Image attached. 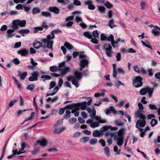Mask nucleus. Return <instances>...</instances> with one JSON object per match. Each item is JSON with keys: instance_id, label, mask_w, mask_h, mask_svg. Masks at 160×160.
I'll list each match as a JSON object with an SVG mask.
<instances>
[{"instance_id": "nucleus-11", "label": "nucleus", "mask_w": 160, "mask_h": 160, "mask_svg": "<svg viewBox=\"0 0 160 160\" xmlns=\"http://www.w3.org/2000/svg\"><path fill=\"white\" fill-rule=\"evenodd\" d=\"M19 22L18 19L13 21L12 25L11 26V27L12 28V30L14 31L18 29L19 26L18 24Z\"/></svg>"}, {"instance_id": "nucleus-47", "label": "nucleus", "mask_w": 160, "mask_h": 160, "mask_svg": "<svg viewBox=\"0 0 160 160\" xmlns=\"http://www.w3.org/2000/svg\"><path fill=\"white\" fill-rule=\"evenodd\" d=\"M40 9L38 8H33L32 10V13L34 14H35L37 13L40 12Z\"/></svg>"}, {"instance_id": "nucleus-15", "label": "nucleus", "mask_w": 160, "mask_h": 160, "mask_svg": "<svg viewBox=\"0 0 160 160\" xmlns=\"http://www.w3.org/2000/svg\"><path fill=\"white\" fill-rule=\"evenodd\" d=\"M103 134V132H101L100 130L99 131L96 130L93 131L92 136L93 137H99L102 135Z\"/></svg>"}, {"instance_id": "nucleus-9", "label": "nucleus", "mask_w": 160, "mask_h": 160, "mask_svg": "<svg viewBox=\"0 0 160 160\" xmlns=\"http://www.w3.org/2000/svg\"><path fill=\"white\" fill-rule=\"evenodd\" d=\"M142 111L141 110H137L135 113L136 117L140 118L141 119H146V117L142 113Z\"/></svg>"}, {"instance_id": "nucleus-3", "label": "nucleus", "mask_w": 160, "mask_h": 160, "mask_svg": "<svg viewBox=\"0 0 160 160\" xmlns=\"http://www.w3.org/2000/svg\"><path fill=\"white\" fill-rule=\"evenodd\" d=\"M142 80V78L140 76H138L135 77L133 79V85L136 88L141 86L143 84Z\"/></svg>"}, {"instance_id": "nucleus-44", "label": "nucleus", "mask_w": 160, "mask_h": 160, "mask_svg": "<svg viewBox=\"0 0 160 160\" xmlns=\"http://www.w3.org/2000/svg\"><path fill=\"white\" fill-rule=\"evenodd\" d=\"M98 142L96 138H93L90 139L89 141V143L91 145H94L96 144Z\"/></svg>"}, {"instance_id": "nucleus-35", "label": "nucleus", "mask_w": 160, "mask_h": 160, "mask_svg": "<svg viewBox=\"0 0 160 160\" xmlns=\"http://www.w3.org/2000/svg\"><path fill=\"white\" fill-rule=\"evenodd\" d=\"M96 115V111L95 109H92L91 112L90 114V116L92 119H94Z\"/></svg>"}, {"instance_id": "nucleus-12", "label": "nucleus", "mask_w": 160, "mask_h": 160, "mask_svg": "<svg viewBox=\"0 0 160 160\" xmlns=\"http://www.w3.org/2000/svg\"><path fill=\"white\" fill-rule=\"evenodd\" d=\"M48 10L49 11L53 12L56 14H58L59 12V9L56 7H49L48 8Z\"/></svg>"}, {"instance_id": "nucleus-31", "label": "nucleus", "mask_w": 160, "mask_h": 160, "mask_svg": "<svg viewBox=\"0 0 160 160\" xmlns=\"http://www.w3.org/2000/svg\"><path fill=\"white\" fill-rule=\"evenodd\" d=\"M109 129H110L109 126L104 125L103 127L100 128V130L101 132H102L107 131Z\"/></svg>"}, {"instance_id": "nucleus-25", "label": "nucleus", "mask_w": 160, "mask_h": 160, "mask_svg": "<svg viewBox=\"0 0 160 160\" xmlns=\"http://www.w3.org/2000/svg\"><path fill=\"white\" fill-rule=\"evenodd\" d=\"M86 103L87 102L86 101H83L80 103L79 107H80V109L82 110L85 109L86 108H87Z\"/></svg>"}, {"instance_id": "nucleus-39", "label": "nucleus", "mask_w": 160, "mask_h": 160, "mask_svg": "<svg viewBox=\"0 0 160 160\" xmlns=\"http://www.w3.org/2000/svg\"><path fill=\"white\" fill-rule=\"evenodd\" d=\"M65 112L66 114L64 115V118L66 119H68L70 117L71 112L70 111L67 110Z\"/></svg>"}, {"instance_id": "nucleus-13", "label": "nucleus", "mask_w": 160, "mask_h": 160, "mask_svg": "<svg viewBox=\"0 0 160 160\" xmlns=\"http://www.w3.org/2000/svg\"><path fill=\"white\" fill-rule=\"evenodd\" d=\"M28 146L27 143H25L24 142H22L21 143V148L19 150V154H21L25 153V151L24 149L25 147H27Z\"/></svg>"}, {"instance_id": "nucleus-16", "label": "nucleus", "mask_w": 160, "mask_h": 160, "mask_svg": "<svg viewBox=\"0 0 160 160\" xmlns=\"http://www.w3.org/2000/svg\"><path fill=\"white\" fill-rule=\"evenodd\" d=\"M33 45L34 48L36 49H38L41 47H43L44 48H46V46L45 45L43 46L42 44L39 42H36L33 43Z\"/></svg>"}, {"instance_id": "nucleus-10", "label": "nucleus", "mask_w": 160, "mask_h": 160, "mask_svg": "<svg viewBox=\"0 0 160 160\" xmlns=\"http://www.w3.org/2000/svg\"><path fill=\"white\" fill-rule=\"evenodd\" d=\"M85 4L88 6V8L90 10H93L95 6L92 4L93 2L92 0H88L84 2Z\"/></svg>"}, {"instance_id": "nucleus-55", "label": "nucleus", "mask_w": 160, "mask_h": 160, "mask_svg": "<svg viewBox=\"0 0 160 160\" xmlns=\"http://www.w3.org/2000/svg\"><path fill=\"white\" fill-rule=\"evenodd\" d=\"M35 88V86L33 84L28 85L27 88V89L32 91Z\"/></svg>"}, {"instance_id": "nucleus-17", "label": "nucleus", "mask_w": 160, "mask_h": 160, "mask_svg": "<svg viewBox=\"0 0 160 160\" xmlns=\"http://www.w3.org/2000/svg\"><path fill=\"white\" fill-rule=\"evenodd\" d=\"M68 108L69 109H74L76 111H78L79 110L80 107L79 105L77 106L76 104H72L68 106Z\"/></svg>"}, {"instance_id": "nucleus-60", "label": "nucleus", "mask_w": 160, "mask_h": 160, "mask_svg": "<svg viewBox=\"0 0 160 160\" xmlns=\"http://www.w3.org/2000/svg\"><path fill=\"white\" fill-rule=\"evenodd\" d=\"M34 114L35 113L34 112H32L31 113L30 116L28 118V119L24 121V122H26L28 120L32 119L34 117Z\"/></svg>"}, {"instance_id": "nucleus-2", "label": "nucleus", "mask_w": 160, "mask_h": 160, "mask_svg": "<svg viewBox=\"0 0 160 160\" xmlns=\"http://www.w3.org/2000/svg\"><path fill=\"white\" fill-rule=\"evenodd\" d=\"M125 132L124 128L120 129L118 132V136H115V140H116L117 144L119 146H121L123 144L124 136Z\"/></svg>"}, {"instance_id": "nucleus-56", "label": "nucleus", "mask_w": 160, "mask_h": 160, "mask_svg": "<svg viewBox=\"0 0 160 160\" xmlns=\"http://www.w3.org/2000/svg\"><path fill=\"white\" fill-rule=\"evenodd\" d=\"M140 93L141 95H145L147 93L146 88H143L141 89L140 91Z\"/></svg>"}, {"instance_id": "nucleus-63", "label": "nucleus", "mask_w": 160, "mask_h": 160, "mask_svg": "<svg viewBox=\"0 0 160 160\" xmlns=\"http://www.w3.org/2000/svg\"><path fill=\"white\" fill-rule=\"evenodd\" d=\"M64 86L66 87H69L70 88H72L70 83L67 81L65 82H64Z\"/></svg>"}, {"instance_id": "nucleus-38", "label": "nucleus", "mask_w": 160, "mask_h": 160, "mask_svg": "<svg viewBox=\"0 0 160 160\" xmlns=\"http://www.w3.org/2000/svg\"><path fill=\"white\" fill-rule=\"evenodd\" d=\"M113 52L112 49L105 51V52L107 56L109 57H112V53Z\"/></svg>"}, {"instance_id": "nucleus-57", "label": "nucleus", "mask_w": 160, "mask_h": 160, "mask_svg": "<svg viewBox=\"0 0 160 160\" xmlns=\"http://www.w3.org/2000/svg\"><path fill=\"white\" fill-rule=\"evenodd\" d=\"M41 78H44L45 80H49L51 78V77L49 75H42L41 77Z\"/></svg>"}, {"instance_id": "nucleus-40", "label": "nucleus", "mask_w": 160, "mask_h": 160, "mask_svg": "<svg viewBox=\"0 0 160 160\" xmlns=\"http://www.w3.org/2000/svg\"><path fill=\"white\" fill-rule=\"evenodd\" d=\"M141 42L142 45L146 47L149 48L151 50H152L153 49L152 48L150 44L148 42H147L146 43L142 41H141Z\"/></svg>"}, {"instance_id": "nucleus-43", "label": "nucleus", "mask_w": 160, "mask_h": 160, "mask_svg": "<svg viewBox=\"0 0 160 160\" xmlns=\"http://www.w3.org/2000/svg\"><path fill=\"white\" fill-rule=\"evenodd\" d=\"M78 82L79 81L78 80L75 79L72 80V83L74 85L76 88H78L79 86Z\"/></svg>"}, {"instance_id": "nucleus-50", "label": "nucleus", "mask_w": 160, "mask_h": 160, "mask_svg": "<svg viewBox=\"0 0 160 160\" xmlns=\"http://www.w3.org/2000/svg\"><path fill=\"white\" fill-rule=\"evenodd\" d=\"M116 57L117 61H121V55L120 53L118 52L117 53Z\"/></svg>"}, {"instance_id": "nucleus-36", "label": "nucleus", "mask_w": 160, "mask_h": 160, "mask_svg": "<svg viewBox=\"0 0 160 160\" xmlns=\"http://www.w3.org/2000/svg\"><path fill=\"white\" fill-rule=\"evenodd\" d=\"M18 21H19L18 23L19 26L20 27H22L25 26L26 23V21L25 20H22V21H21L18 20Z\"/></svg>"}, {"instance_id": "nucleus-14", "label": "nucleus", "mask_w": 160, "mask_h": 160, "mask_svg": "<svg viewBox=\"0 0 160 160\" xmlns=\"http://www.w3.org/2000/svg\"><path fill=\"white\" fill-rule=\"evenodd\" d=\"M28 50L25 49H22L18 51V54L22 56H25L28 53Z\"/></svg>"}, {"instance_id": "nucleus-7", "label": "nucleus", "mask_w": 160, "mask_h": 160, "mask_svg": "<svg viewBox=\"0 0 160 160\" xmlns=\"http://www.w3.org/2000/svg\"><path fill=\"white\" fill-rule=\"evenodd\" d=\"M86 122L87 123L89 124L90 127L93 128L98 127L99 125L98 122H93L92 120L91 119L88 120Z\"/></svg>"}, {"instance_id": "nucleus-22", "label": "nucleus", "mask_w": 160, "mask_h": 160, "mask_svg": "<svg viewBox=\"0 0 160 160\" xmlns=\"http://www.w3.org/2000/svg\"><path fill=\"white\" fill-rule=\"evenodd\" d=\"M146 92H147L149 95V97L150 98L153 92L154 88H152L147 87L146 88Z\"/></svg>"}, {"instance_id": "nucleus-19", "label": "nucleus", "mask_w": 160, "mask_h": 160, "mask_svg": "<svg viewBox=\"0 0 160 160\" xmlns=\"http://www.w3.org/2000/svg\"><path fill=\"white\" fill-rule=\"evenodd\" d=\"M66 129L65 127H62L59 128L55 129L53 131V132L55 133H60L64 131Z\"/></svg>"}, {"instance_id": "nucleus-52", "label": "nucleus", "mask_w": 160, "mask_h": 160, "mask_svg": "<svg viewBox=\"0 0 160 160\" xmlns=\"http://www.w3.org/2000/svg\"><path fill=\"white\" fill-rule=\"evenodd\" d=\"M157 123L158 122L157 120L153 119H152L151 122L150 124L152 127H153L156 125L157 124Z\"/></svg>"}, {"instance_id": "nucleus-30", "label": "nucleus", "mask_w": 160, "mask_h": 160, "mask_svg": "<svg viewBox=\"0 0 160 160\" xmlns=\"http://www.w3.org/2000/svg\"><path fill=\"white\" fill-rule=\"evenodd\" d=\"M113 66V76L116 78L117 72L116 71V65L115 64H113L112 65Z\"/></svg>"}, {"instance_id": "nucleus-33", "label": "nucleus", "mask_w": 160, "mask_h": 160, "mask_svg": "<svg viewBox=\"0 0 160 160\" xmlns=\"http://www.w3.org/2000/svg\"><path fill=\"white\" fill-rule=\"evenodd\" d=\"M89 140V138L88 137H84L81 138L80 141L81 142L85 143L88 142Z\"/></svg>"}, {"instance_id": "nucleus-1", "label": "nucleus", "mask_w": 160, "mask_h": 160, "mask_svg": "<svg viewBox=\"0 0 160 160\" xmlns=\"http://www.w3.org/2000/svg\"><path fill=\"white\" fill-rule=\"evenodd\" d=\"M54 38V35L51 32L50 34L47 36V38H42L41 41L45 45L46 44L47 48L52 50L53 42L51 40L53 39Z\"/></svg>"}, {"instance_id": "nucleus-48", "label": "nucleus", "mask_w": 160, "mask_h": 160, "mask_svg": "<svg viewBox=\"0 0 160 160\" xmlns=\"http://www.w3.org/2000/svg\"><path fill=\"white\" fill-rule=\"evenodd\" d=\"M146 3L145 2L142 1L140 2V7L141 9H144L146 8Z\"/></svg>"}, {"instance_id": "nucleus-18", "label": "nucleus", "mask_w": 160, "mask_h": 160, "mask_svg": "<svg viewBox=\"0 0 160 160\" xmlns=\"http://www.w3.org/2000/svg\"><path fill=\"white\" fill-rule=\"evenodd\" d=\"M14 31L12 29H8L7 31V33H8L7 35V38H10L13 37L15 35V34L12 33Z\"/></svg>"}, {"instance_id": "nucleus-23", "label": "nucleus", "mask_w": 160, "mask_h": 160, "mask_svg": "<svg viewBox=\"0 0 160 160\" xmlns=\"http://www.w3.org/2000/svg\"><path fill=\"white\" fill-rule=\"evenodd\" d=\"M101 91L102 92L101 93L99 92L95 93L94 95V97L96 98H98L100 96L103 97L105 95V90L102 89L101 90Z\"/></svg>"}, {"instance_id": "nucleus-54", "label": "nucleus", "mask_w": 160, "mask_h": 160, "mask_svg": "<svg viewBox=\"0 0 160 160\" xmlns=\"http://www.w3.org/2000/svg\"><path fill=\"white\" fill-rule=\"evenodd\" d=\"M107 39L109 41H111L112 42L114 41L113 36L112 34H110V36L108 37Z\"/></svg>"}, {"instance_id": "nucleus-58", "label": "nucleus", "mask_w": 160, "mask_h": 160, "mask_svg": "<svg viewBox=\"0 0 160 160\" xmlns=\"http://www.w3.org/2000/svg\"><path fill=\"white\" fill-rule=\"evenodd\" d=\"M149 107L150 109L151 110H157L158 108L156 105L154 104H149Z\"/></svg>"}, {"instance_id": "nucleus-24", "label": "nucleus", "mask_w": 160, "mask_h": 160, "mask_svg": "<svg viewBox=\"0 0 160 160\" xmlns=\"http://www.w3.org/2000/svg\"><path fill=\"white\" fill-rule=\"evenodd\" d=\"M74 74L77 79L79 80L81 79L82 78V74L78 71H76L74 72Z\"/></svg>"}, {"instance_id": "nucleus-27", "label": "nucleus", "mask_w": 160, "mask_h": 160, "mask_svg": "<svg viewBox=\"0 0 160 160\" xmlns=\"http://www.w3.org/2000/svg\"><path fill=\"white\" fill-rule=\"evenodd\" d=\"M83 34L85 37L88 39H91L92 37V34L89 31L85 32L83 33Z\"/></svg>"}, {"instance_id": "nucleus-28", "label": "nucleus", "mask_w": 160, "mask_h": 160, "mask_svg": "<svg viewBox=\"0 0 160 160\" xmlns=\"http://www.w3.org/2000/svg\"><path fill=\"white\" fill-rule=\"evenodd\" d=\"M104 152L107 157L110 156V153L109 148L108 147H105L104 148Z\"/></svg>"}, {"instance_id": "nucleus-41", "label": "nucleus", "mask_w": 160, "mask_h": 160, "mask_svg": "<svg viewBox=\"0 0 160 160\" xmlns=\"http://www.w3.org/2000/svg\"><path fill=\"white\" fill-rule=\"evenodd\" d=\"M41 13L43 16L45 17H51V14L49 12H42Z\"/></svg>"}, {"instance_id": "nucleus-61", "label": "nucleus", "mask_w": 160, "mask_h": 160, "mask_svg": "<svg viewBox=\"0 0 160 160\" xmlns=\"http://www.w3.org/2000/svg\"><path fill=\"white\" fill-rule=\"evenodd\" d=\"M114 123L116 125L119 126H122L123 125V122H119L118 120L115 121Z\"/></svg>"}, {"instance_id": "nucleus-59", "label": "nucleus", "mask_w": 160, "mask_h": 160, "mask_svg": "<svg viewBox=\"0 0 160 160\" xmlns=\"http://www.w3.org/2000/svg\"><path fill=\"white\" fill-rule=\"evenodd\" d=\"M93 36L95 38H98L99 34L97 30L94 31L92 33Z\"/></svg>"}, {"instance_id": "nucleus-21", "label": "nucleus", "mask_w": 160, "mask_h": 160, "mask_svg": "<svg viewBox=\"0 0 160 160\" xmlns=\"http://www.w3.org/2000/svg\"><path fill=\"white\" fill-rule=\"evenodd\" d=\"M70 68L69 67H65L63 69L64 70L63 71H62L60 72V76L62 77L65 74L68 72L70 70Z\"/></svg>"}, {"instance_id": "nucleus-29", "label": "nucleus", "mask_w": 160, "mask_h": 160, "mask_svg": "<svg viewBox=\"0 0 160 160\" xmlns=\"http://www.w3.org/2000/svg\"><path fill=\"white\" fill-rule=\"evenodd\" d=\"M114 19H112L110 20L108 22V25L109 27L111 28H112L114 27H116V26L114 24Z\"/></svg>"}, {"instance_id": "nucleus-46", "label": "nucleus", "mask_w": 160, "mask_h": 160, "mask_svg": "<svg viewBox=\"0 0 160 160\" xmlns=\"http://www.w3.org/2000/svg\"><path fill=\"white\" fill-rule=\"evenodd\" d=\"M56 85V83L55 81H52L50 82L49 86L50 88H49V89L50 90L52 88H53Z\"/></svg>"}, {"instance_id": "nucleus-34", "label": "nucleus", "mask_w": 160, "mask_h": 160, "mask_svg": "<svg viewBox=\"0 0 160 160\" xmlns=\"http://www.w3.org/2000/svg\"><path fill=\"white\" fill-rule=\"evenodd\" d=\"M64 46L69 50H71L73 48V46L72 45L67 42H65Z\"/></svg>"}, {"instance_id": "nucleus-45", "label": "nucleus", "mask_w": 160, "mask_h": 160, "mask_svg": "<svg viewBox=\"0 0 160 160\" xmlns=\"http://www.w3.org/2000/svg\"><path fill=\"white\" fill-rule=\"evenodd\" d=\"M152 32L155 36H158L160 33V32L155 29H152Z\"/></svg>"}, {"instance_id": "nucleus-6", "label": "nucleus", "mask_w": 160, "mask_h": 160, "mask_svg": "<svg viewBox=\"0 0 160 160\" xmlns=\"http://www.w3.org/2000/svg\"><path fill=\"white\" fill-rule=\"evenodd\" d=\"M145 119H139L136 123V127L137 128H139L140 127H144L146 124V122L145 121Z\"/></svg>"}, {"instance_id": "nucleus-8", "label": "nucleus", "mask_w": 160, "mask_h": 160, "mask_svg": "<svg viewBox=\"0 0 160 160\" xmlns=\"http://www.w3.org/2000/svg\"><path fill=\"white\" fill-rule=\"evenodd\" d=\"M32 76L28 78V80L30 81H37L38 79V77L39 73L37 71L34 72L32 74Z\"/></svg>"}, {"instance_id": "nucleus-4", "label": "nucleus", "mask_w": 160, "mask_h": 160, "mask_svg": "<svg viewBox=\"0 0 160 160\" xmlns=\"http://www.w3.org/2000/svg\"><path fill=\"white\" fill-rule=\"evenodd\" d=\"M65 66V62H62L60 63L58 67L56 66H52L50 68V70L52 72H56L57 70H60L63 69Z\"/></svg>"}, {"instance_id": "nucleus-20", "label": "nucleus", "mask_w": 160, "mask_h": 160, "mask_svg": "<svg viewBox=\"0 0 160 160\" xmlns=\"http://www.w3.org/2000/svg\"><path fill=\"white\" fill-rule=\"evenodd\" d=\"M47 142L46 140L44 138L37 141V143L40 144L41 146L43 147L45 146L46 145Z\"/></svg>"}, {"instance_id": "nucleus-26", "label": "nucleus", "mask_w": 160, "mask_h": 160, "mask_svg": "<svg viewBox=\"0 0 160 160\" xmlns=\"http://www.w3.org/2000/svg\"><path fill=\"white\" fill-rule=\"evenodd\" d=\"M29 32V30L27 29H21L18 31L19 33L21 34H27ZM22 35L23 37L24 36V35L23 34H22Z\"/></svg>"}, {"instance_id": "nucleus-53", "label": "nucleus", "mask_w": 160, "mask_h": 160, "mask_svg": "<svg viewBox=\"0 0 160 160\" xmlns=\"http://www.w3.org/2000/svg\"><path fill=\"white\" fill-rule=\"evenodd\" d=\"M34 33H36L38 32V31H42L43 30L42 27H35L34 28Z\"/></svg>"}, {"instance_id": "nucleus-62", "label": "nucleus", "mask_w": 160, "mask_h": 160, "mask_svg": "<svg viewBox=\"0 0 160 160\" xmlns=\"http://www.w3.org/2000/svg\"><path fill=\"white\" fill-rule=\"evenodd\" d=\"M75 21L77 22H81L82 21V18L78 16H77L75 18Z\"/></svg>"}, {"instance_id": "nucleus-5", "label": "nucleus", "mask_w": 160, "mask_h": 160, "mask_svg": "<svg viewBox=\"0 0 160 160\" xmlns=\"http://www.w3.org/2000/svg\"><path fill=\"white\" fill-rule=\"evenodd\" d=\"M88 61L87 60L85 59H82L80 61L79 65L80 68L79 70L82 71L83 69L88 65Z\"/></svg>"}, {"instance_id": "nucleus-32", "label": "nucleus", "mask_w": 160, "mask_h": 160, "mask_svg": "<svg viewBox=\"0 0 160 160\" xmlns=\"http://www.w3.org/2000/svg\"><path fill=\"white\" fill-rule=\"evenodd\" d=\"M112 48L111 45L108 43L105 44L103 46V48L105 51L109 50Z\"/></svg>"}, {"instance_id": "nucleus-37", "label": "nucleus", "mask_w": 160, "mask_h": 160, "mask_svg": "<svg viewBox=\"0 0 160 160\" xmlns=\"http://www.w3.org/2000/svg\"><path fill=\"white\" fill-rule=\"evenodd\" d=\"M27 75V73L26 72H24L22 74H18V76L20 77V78L22 80H23L24 79L25 77H26Z\"/></svg>"}, {"instance_id": "nucleus-49", "label": "nucleus", "mask_w": 160, "mask_h": 160, "mask_svg": "<svg viewBox=\"0 0 160 160\" xmlns=\"http://www.w3.org/2000/svg\"><path fill=\"white\" fill-rule=\"evenodd\" d=\"M98 9L99 11L102 13L104 12L105 10V8L104 7H102L101 6H98Z\"/></svg>"}, {"instance_id": "nucleus-64", "label": "nucleus", "mask_w": 160, "mask_h": 160, "mask_svg": "<svg viewBox=\"0 0 160 160\" xmlns=\"http://www.w3.org/2000/svg\"><path fill=\"white\" fill-rule=\"evenodd\" d=\"M63 83V81L62 79L59 78L58 82V86L61 87L62 86Z\"/></svg>"}, {"instance_id": "nucleus-42", "label": "nucleus", "mask_w": 160, "mask_h": 160, "mask_svg": "<svg viewBox=\"0 0 160 160\" xmlns=\"http://www.w3.org/2000/svg\"><path fill=\"white\" fill-rule=\"evenodd\" d=\"M18 101V100L17 99L16 100H11L9 103L8 104V106L9 107H11L14 104L17 102Z\"/></svg>"}, {"instance_id": "nucleus-51", "label": "nucleus", "mask_w": 160, "mask_h": 160, "mask_svg": "<svg viewBox=\"0 0 160 160\" xmlns=\"http://www.w3.org/2000/svg\"><path fill=\"white\" fill-rule=\"evenodd\" d=\"M77 118H73L71 119H70L69 120V122L71 124H73L75 122H76L77 121Z\"/></svg>"}]
</instances>
